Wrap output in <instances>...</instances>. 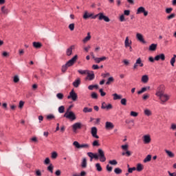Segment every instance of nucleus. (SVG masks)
<instances>
[{
    "label": "nucleus",
    "instance_id": "f257e3e1",
    "mask_svg": "<svg viewBox=\"0 0 176 176\" xmlns=\"http://www.w3.org/2000/svg\"><path fill=\"white\" fill-rule=\"evenodd\" d=\"M97 17H98V19H99V21L104 20L106 22H109L111 21L108 16L104 15V12H100V13H98V14L94 15V13H89L88 11H85L84 12V15H82V19L85 20L89 18L95 19Z\"/></svg>",
    "mask_w": 176,
    "mask_h": 176
},
{
    "label": "nucleus",
    "instance_id": "f03ea898",
    "mask_svg": "<svg viewBox=\"0 0 176 176\" xmlns=\"http://www.w3.org/2000/svg\"><path fill=\"white\" fill-rule=\"evenodd\" d=\"M98 160L99 159L100 162L102 163H104L107 160V157H105L104 151L102 148L98 149Z\"/></svg>",
    "mask_w": 176,
    "mask_h": 176
},
{
    "label": "nucleus",
    "instance_id": "7ed1b4c3",
    "mask_svg": "<svg viewBox=\"0 0 176 176\" xmlns=\"http://www.w3.org/2000/svg\"><path fill=\"white\" fill-rule=\"evenodd\" d=\"M63 118H66V119H69L70 120H76V116L73 111H66L65 115H63Z\"/></svg>",
    "mask_w": 176,
    "mask_h": 176
},
{
    "label": "nucleus",
    "instance_id": "20e7f679",
    "mask_svg": "<svg viewBox=\"0 0 176 176\" xmlns=\"http://www.w3.org/2000/svg\"><path fill=\"white\" fill-rule=\"evenodd\" d=\"M157 97L160 100V104H166V102H167V101L170 99V96L166 94H163L162 95H160Z\"/></svg>",
    "mask_w": 176,
    "mask_h": 176
},
{
    "label": "nucleus",
    "instance_id": "39448f33",
    "mask_svg": "<svg viewBox=\"0 0 176 176\" xmlns=\"http://www.w3.org/2000/svg\"><path fill=\"white\" fill-rule=\"evenodd\" d=\"M73 145L76 146L77 149H82V148L88 149V148H89L90 146L89 144H80L79 142L77 141H74V142H73Z\"/></svg>",
    "mask_w": 176,
    "mask_h": 176
},
{
    "label": "nucleus",
    "instance_id": "423d86ee",
    "mask_svg": "<svg viewBox=\"0 0 176 176\" xmlns=\"http://www.w3.org/2000/svg\"><path fill=\"white\" fill-rule=\"evenodd\" d=\"M162 94H164V85H160L157 88V91L155 93V96L157 97H159L160 96H162Z\"/></svg>",
    "mask_w": 176,
    "mask_h": 176
},
{
    "label": "nucleus",
    "instance_id": "0eeeda50",
    "mask_svg": "<svg viewBox=\"0 0 176 176\" xmlns=\"http://www.w3.org/2000/svg\"><path fill=\"white\" fill-rule=\"evenodd\" d=\"M67 98L69 100L70 98H72V100H73V101H76L78 99V95L73 90H72V91H70V93L69 94V96H67Z\"/></svg>",
    "mask_w": 176,
    "mask_h": 176
},
{
    "label": "nucleus",
    "instance_id": "6e6552de",
    "mask_svg": "<svg viewBox=\"0 0 176 176\" xmlns=\"http://www.w3.org/2000/svg\"><path fill=\"white\" fill-rule=\"evenodd\" d=\"M102 109H106V111H110L113 109V105L110 103L107 104L105 102H102Z\"/></svg>",
    "mask_w": 176,
    "mask_h": 176
},
{
    "label": "nucleus",
    "instance_id": "1a4fd4ad",
    "mask_svg": "<svg viewBox=\"0 0 176 176\" xmlns=\"http://www.w3.org/2000/svg\"><path fill=\"white\" fill-rule=\"evenodd\" d=\"M77 59L78 55H76L75 56L72 58V59L69 60L67 63H66V65H67L69 67L73 66L74 63L76 62Z\"/></svg>",
    "mask_w": 176,
    "mask_h": 176
},
{
    "label": "nucleus",
    "instance_id": "9d476101",
    "mask_svg": "<svg viewBox=\"0 0 176 176\" xmlns=\"http://www.w3.org/2000/svg\"><path fill=\"white\" fill-rule=\"evenodd\" d=\"M82 128V124L80 122H76L73 124L72 129H73V133H76L77 130H80Z\"/></svg>",
    "mask_w": 176,
    "mask_h": 176
},
{
    "label": "nucleus",
    "instance_id": "9b49d317",
    "mask_svg": "<svg viewBox=\"0 0 176 176\" xmlns=\"http://www.w3.org/2000/svg\"><path fill=\"white\" fill-rule=\"evenodd\" d=\"M97 133H98V129L96 126L91 128V134H92V137L94 138H96V139L99 138V136L97 135Z\"/></svg>",
    "mask_w": 176,
    "mask_h": 176
},
{
    "label": "nucleus",
    "instance_id": "f8f14e48",
    "mask_svg": "<svg viewBox=\"0 0 176 176\" xmlns=\"http://www.w3.org/2000/svg\"><path fill=\"white\" fill-rule=\"evenodd\" d=\"M141 13H143L144 14V16H146L148 14V12L146 11L144 7H140L139 8H138V11H136V14H139Z\"/></svg>",
    "mask_w": 176,
    "mask_h": 176
},
{
    "label": "nucleus",
    "instance_id": "ddd939ff",
    "mask_svg": "<svg viewBox=\"0 0 176 176\" xmlns=\"http://www.w3.org/2000/svg\"><path fill=\"white\" fill-rule=\"evenodd\" d=\"M140 66V67H143L144 64L142 62V59L141 58H138V60H136V63H135V65H133V69H135L138 68V66Z\"/></svg>",
    "mask_w": 176,
    "mask_h": 176
},
{
    "label": "nucleus",
    "instance_id": "4468645a",
    "mask_svg": "<svg viewBox=\"0 0 176 176\" xmlns=\"http://www.w3.org/2000/svg\"><path fill=\"white\" fill-rule=\"evenodd\" d=\"M88 156L90 157V161L92 162L93 159H95V160H98V155L97 153H94L92 152H88L87 153Z\"/></svg>",
    "mask_w": 176,
    "mask_h": 176
},
{
    "label": "nucleus",
    "instance_id": "2eb2a0df",
    "mask_svg": "<svg viewBox=\"0 0 176 176\" xmlns=\"http://www.w3.org/2000/svg\"><path fill=\"white\" fill-rule=\"evenodd\" d=\"M151 141V138L150 135H144L143 136V142H144V144H150Z\"/></svg>",
    "mask_w": 176,
    "mask_h": 176
},
{
    "label": "nucleus",
    "instance_id": "dca6fc26",
    "mask_svg": "<svg viewBox=\"0 0 176 176\" xmlns=\"http://www.w3.org/2000/svg\"><path fill=\"white\" fill-rule=\"evenodd\" d=\"M136 38H138V41H139L143 43H146V41L144 38V36L142 34H140V33L136 34Z\"/></svg>",
    "mask_w": 176,
    "mask_h": 176
},
{
    "label": "nucleus",
    "instance_id": "f3484780",
    "mask_svg": "<svg viewBox=\"0 0 176 176\" xmlns=\"http://www.w3.org/2000/svg\"><path fill=\"white\" fill-rule=\"evenodd\" d=\"M105 127L106 130H113V129H114V125L111 122H106Z\"/></svg>",
    "mask_w": 176,
    "mask_h": 176
},
{
    "label": "nucleus",
    "instance_id": "a211bd4d",
    "mask_svg": "<svg viewBox=\"0 0 176 176\" xmlns=\"http://www.w3.org/2000/svg\"><path fill=\"white\" fill-rule=\"evenodd\" d=\"M166 58L165 55L164 54H160L159 55H157L156 56H155L154 59L155 60H164Z\"/></svg>",
    "mask_w": 176,
    "mask_h": 176
},
{
    "label": "nucleus",
    "instance_id": "6ab92c4d",
    "mask_svg": "<svg viewBox=\"0 0 176 176\" xmlns=\"http://www.w3.org/2000/svg\"><path fill=\"white\" fill-rule=\"evenodd\" d=\"M87 166V160L86 157L82 158V161L81 162V168H86Z\"/></svg>",
    "mask_w": 176,
    "mask_h": 176
},
{
    "label": "nucleus",
    "instance_id": "aec40b11",
    "mask_svg": "<svg viewBox=\"0 0 176 176\" xmlns=\"http://www.w3.org/2000/svg\"><path fill=\"white\" fill-rule=\"evenodd\" d=\"M74 48V45H72L70 46V47L67 48V50H66V55H67L68 56H71L72 54V50Z\"/></svg>",
    "mask_w": 176,
    "mask_h": 176
},
{
    "label": "nucleus",
    "instance_id": "412c9836",
    "mask_svg": "<svg viewBox=\"0 0 176 176\" xmlns=\"http://www.w3.org/2000/svg\"><path fill=\"white\" fill-rule=\"evenodd\" d=\"M125 47H129V46H131L132 44V41L131 40H129V37L126 36V38H125Z\"/></svg>",
    "mask_w": 176,
    "mask_h": 176
},
{
    "label": "nucleus",
    "instance_id": "4be33fe9",
    "mask_svg": "<svg viewBox=\"0 0 176 176\" xmlns=\"http://www.w3.org/2000/svg\"><path fill=\"white\" fill-rule=\"evenodd\" d=\"M176 62V54H173V57L170 60V64L171 66H175V63Z\"/></svg>",
    "mask_w": 176,
    "mask_h": 176
},
{
    "label": "nucleus",
    "instance_id": "5701e85b",
    "mask_svg": "<svg viewBox=\"0 0 176 176\" xmlns=\"http://www.w3.org/2000/svg\"><path fill=\"white\" fill-rule=\"evenodd\" d=\"M148 80H149V78L148 75H144L142 76V82L148 83Z\"/></svg>",
    "mask_w": 176,
    "mask_h": 176
},
{
    "label": "nucleus",
    "instance_id": "b1692460",
    "mask_svg": "<svg viewBox=\"0 0 176 176\" xmlns=\"http://www.w3.org/2000/svg\"><path fill=\"white\" fill-rule=\"evenodd\" d=\"M91 38V36L90 34V32H88V34H87V36L85 38H84V39H82V42H84V43H86L87 42H88L90 39Z\"/></svg>",
    "mask_w": 176,
    "mask_h": 176
},
{
    "label": "nucleus",
    "instance_id": "393cba45",
    "mask_svg": "<svg viewBox=\"0 0 176 176\" xmlns=\"http://www.w3.org/2000/svg\"><path fill=\"white\" fill-rule=\"evenodd\" d=\"M151 87H146L142 88V90L138 91V94H142V93H145L147 90H150Z\"/></svg>",
    "mask_w": 176,
    "mask_h": 176
},
{
    "label": "nucleus",
    "instance_id": "a878e982",
    "mask_svg": "<svg viewBox=\"0 0 176 176\" xmlns=\"http://www.w3.org/2000/svg\"><path fill=\"white\" fill-rule=\"evenodd\" d=\"M165 153L168 156V157H174L175 154L172 152L170 151L169 150H164Z\"/></svg>",
    "mask_w": 176,
    "mask_h": 176
},
{
    "label": "nucleus",
    "instance_id": "bb28decb",
    "mask_svg": "<svg viewBox=\"0 0 176 176\" xmlns=\"http://www.w3.org/2000/svg\"><path fill=\"white\" fill-rule=\"evenodd\" d=\"M33 46L36 48V49H40L42 47V43L40 42H34L33 43Z\"/></svg>",
    "mask_w": 176,
    "mask_h": 176
},
{
    "label": "nucleus",
    "instance_id": "cd10ccee",
    "mask_svg": "<svg viewBox=\"0 0 176 176\" xmlns=\"http://www.w3.org/2000/svg\"><path fill=\"white\" fill-rule=\"evenodd\" d=\"M106 59H107L106 56L96 58H95V62H96L97 63H100L101 61L105 60Z\"/></svg>",
    "mask_w": 176,
    "mask_h": 176
},
{
    "label": "nucleus",
    "instance_id": "c85d7f7f",
    "mask_svg": "<svg viewBox=\"0 0 176 176\" xmlns=\"http://www.w3.org/2000/svg\"><path fill=\"white\" fill-rule=\"evenodd\" d=\"M113 100H122V96L121 95H118V94H113Z\"/></svg>",
    "mask_w": 176,
    "mask_h": 176
},
{
    "label": "nucleus",
    "instance_id": "c756f323",
    "mask_svg": "<svg viewBox=\"0 0 176 176\" xmlns=\"http://www.w3.org/2000/svg\"><path fill=\"white\" fill-rule=\"evenodd\" d=\"M95 168H96V170L98 172H102V168L100 163H96V164H95Z\"/></svg>",
    "mask_w": 176,
    "mask_h": 176
},
{
    "label": "nucleus",
    "instance_id": "7c9ffc66",
    "mask_svg": "<svg viewBox=\"0 0 176 176\" xmlns=\"http://www.w3.org/2000/svg\"><path fill=\"white\" fill-rule=\"evenodd\" d=\"M157 44H151L150 47H148V50L150 51H155L157 49Z\"/></svg>",
    "mask_w": 176,
    "mask_h": 176
},
{
    "label": "nucleus",
    "instance_id": "2f4dec72",
    "mask_svg": "<svg viewBox=\"0 0 176 176\" xmlns=\"http://www.w3.org/2000/svg\"><path fill=\"white\" fill-rule=\"evenodd\" d=\"M93 109L91 108H88V107H84L82 109V112L84 113H89L90 112H92Z\"/></svg>",
    "mask_w": 176,
    "mask_h": 176
},
{
    "label": "nucleus",
    "instance_id": "473e14b6",
    "mask_svg": "<svg viewBox=\"0 0 176 176\" xmlns=\"http://www.w3.org/2000/svg\"><path fill=\"white\" fill-rule=\"evenodd\" d=\"M80 85V78L76 80L73 82V86H74V87H78Z\"/></svg>",
    "mask_w": 176,
    "mask_h": 176
},
{
    "label": "nucleus",
    "instance_id": "72a5a7b5",
    "mask_svg": "<svg viewBox=\"0 0 176 176\" xmlns=\"http://www.w3.org/2000/svg\"><path fill=\"white\" fill-rule=\"evenodd\" d=\"M144 115H146V116H151L152 111L148 109H144Z\"/></svg>",
    "mask_w": 176,
    "mask_h": 176
},
{
    "label": "nucleus",
    "instance_id": "f704fd0d",
    "mask_svg": "<svg viewBox=\"0 0 176 176\" xmlns=\"http://www.w3.org/2000/svg\"><path fill=\"white\" fill-rule=\"evenodd\" d=\"M143 169H144V167L142 164H138V166L136 167V170H138V172H142Z\"/></svg>",
    "mask_w": 176,
    "mask_h": 176
},
{
    "label": "nucleus",
    "instance_id": "c9c22d12",
    "mask_svg": "<svg viewBox=\"0 0 176 176\" xmlns=\"http://www.w3.org/2000/svg\"><path fill=\"white\" fill-rule=\"evenodd\" d=\"M151 159H152V155H148L147 157H146V158H144V160H143V162L144 163H148V162H151Z\"/></svg>",
    "mask_w": 176,
    "mask_h": 176
},
{
    "label": "nucleus",
    "instance_id": "e433bc0d",
    "mask_svg": "<svg viewBox=\"0 0 176 176\" xmlns=\"http://www.w3.org/2000/svg\"><path fill=\"white\" fill-rule=\"evenodd\" d=\"M87 75H88V78H89V80H93L95 78L94 74H90L89 71H88V73H87Z\"/></svg>",
    "mask_w": 176,
    "mask_h": 176
},
{
    "label": "nucleus",
    "instance_id": "4c0bfd02",
    "mask_svg": "<svg viewBox=\"0 0 176 176\" xmlns=\"http://www.w3.org/2000/svg\"><path fill=\"white\" fill-rule=\"evenodd\" d=\"M109 164L111 166H117L118 165V161L116 160H113L109 161Z\"/></svg>",
    "mask_w": 176,
    "mask_h": 176
},
{
    "label": "nucleus",
    "instance_id": "58836bf2",
    "mask_svg": "<svg viewBox=\"0 0 176 176\" xmlns=\"http://www.w3.org/2000/svg\"><path fill=\"white\" fill-rule=\"evenodd\" d=\"M122 170L120 168H116V169H114V173H116V175H120L122 174Z\"/></svg>",
    "mask_w": 176,
    "mask_h": 176
},
{
    "label": "nucleus",
    "instance_id": "ea45409f",
    "mask_svg": "<svg viewBox=\"0 0 176 176\" xmlns=\"http://www.w3.org/2000/svg\"><path fill=\"white\" fill-rule=\"evenodd\" d=\"M114 82V78L113 77H110L109 79H107V82H106V85H111V83H113Z\"/></svg>",
    "mask_w": 176,
    "mask_h": 176
},
{
    "label": "nucleus",
    "instance_id": "a19ab883",
    "mask_svg": "<svg viewBox=\"0 0 176 176\" xmlns=\"http://www.w3.org/2000/svg\"><path fill=\"white\" fill-rule=\"evenodd\" d=\"M55 116L54 114H49L48 116H47V120H54V119H55Z\"/></svg>",
    "mask_w": 176,
    "mask_h": 176
},
{
    "label": "nucleus",
    "instance_id": "79ce46f5",
    "mask_svg": "<svg viewBox=\"0 0 176 176\" xmlns=\"http://www.w3.org/2000/svg\"><path fill=\"white\" fill-rule=\"evenodd\" d=\"M1 12L5 14H8L9 13L8 9H6L5 6L1 8Z\"/></svg>",
    "mask_w": 176,
    "mask_h": 176
},
{
    "label": "nucleus",
    "instance_id": "37998d69",
    "mask_svg": "<svg viewBox=\"0 0 176 176\" xmlns=\"http://www.w3.org/2000/svg\"><path fill=\"white\" fill-rule=\"evenodd\" d=\"M78 74H81V75H87V74H88L89 70H78Z\"/></svg>",
    "mask_w": 176,
    "mask_h": 176
},
{
    "label": "nucleus",
    "instance_id": "c03bdc74",
    "mask_svg": "<svg viewBox=\"0 0 176 176\" xmlns=\"http://www.w3.org/2000/svg\"><path fill=\"white\" fill-rule=\"evenodd\" d=\"M91 97L94 98V100H97L98 98V94L96 92H92V94H91Z\"/></svg>",
    "mask_w": 176,
    "mask_h": 176
},
{
    "label": "nucleus",
    "instance_id": "a18cd8bd",
    "mask_svg": "<svg viewBox=\"0 0 176 176\" xmlns=\"http://www.w3.org/2000/svg\"><path fill=\"white\" fill-rule=\"evenodd\" d=\"M127 104V100L126 98L121 99V105H124V107H126Z\"/></svg>",
    "mask_w": 176,
    "mask_h": 176
},
{
    "label": "nucleus",
    "instance_id": "49530a36",
    "mask_svg": "<svg viewBox=\"0 0 176 176\" xmlns=\"http://www.w3.org/2000/svg\"><path fill=\"white\" fill-rule=\"evenodd\" d=\"M65 107L64 106H60L59 108H58V112L59 113H64L65 112Z\"/></svg>",
    "mask_w": 176,
    "mask_h": 176
},
{
    "label": "nucleus",
    "instance_id": "de8ad7c7",
    "mask_svg": "<svg viewBox=\"0 0 176 176\" xmlns=\"http://www.w3.org/2000/svg\"><path fill=\"white\" fill-rule=\"evenodd\" d=\"M106 170H107L109 173H111L113 170V167L107 164V166H106Z\"/></svg>",
    "mask_w": 176,
    "mask_h": 176
},
{
    "label": "nucleus",
    "instance_id": "09e8293b",
    "mask_svg": "<svg viewBox=\"0 0 176 176\" xmlns=\"http://www.w3.org/2000/svg\"><path fill=\"white\" fill-rule=\"evenodd\" d=\"M137 168L135 167L128 168V173L131 174L133 171H135Z\"/></svg>",
    "mask_w": 176,
    "mask_h": 176
},
{
    "label": "nucleus",
    "instance_id": "8fccbe9b",
    "mask_svg": "<svg viewBox=\"0 0 176 176\" xmlns=\"http://www.w3.org/2000/svg\"><path fill=\"white\" fill-rule=\"evenodd\" d=\"M92 146H100L99 140H95L92 142Z\"/></svg>",
    "mask_w": 176,
    "mask_h": 176
},
{
    "label": "nucleus",
    "instance_id": "3c124183",
    "mask_svg": "<svg viewBox=\"0 0 176 176\" xmlns=\"http://www.w3.org/2000/svg\"><path fill=\"white\" fill-rule=\"evenodd\" d=\"M47 170L49 172H50L51 173H53V170H54V166L52 164H50L48 168H47Z\"/></svg>",
    "mask_w": 176,
    "mask_h": 176
},
{
    "label": "nucleus",
    "instance_id": "603ef678",
    "mask_svg": "<svg viewBox=\"0 0 176 176\" xmlns=\"http://www.w3.org/2000/svg\"><path fill=\"white\" fill-rule=\"evenodd\" d=\"M175 16H176V15H175V13H172L171 14H170V15H168V16H166V19H167L168 20H170V19L175 18Z\"/></svg>",
    "mask_w": 176,
    "mask_h": 176
},
{
    "label": "nucleus",
    "instance_id": "864d4df0",
    "mask_svg": "<svg viewBox=\"0 0 176 176\" xmlns=\"http://www.w3.org/2000/svg\"><path fill=\"white\" fill-rule=\"evenodd\" d=\"M56 97L58 98V100H63V98H64V95L61 93H58L56 95Z\"/></svg>",
    "mask_w": 176,
    "mask_h": 176
},
{
    "label": "nucleus",
    "instance_id": "5fc2aeb1",
    "mask_svg": "<svg viewBox=\"0 0 176 176\" xmlns=\"http://www.w3.org/2000/svg\"><path fill=\"white\" fill-rule=\"evenodd\" d=\"M69 67L67 65V63L62 66V72H65Z\"/></svg>",
    "mask_w": 176,
    "mask_h": 176
},
{
    "label": "nucleus",
    "instance_id": "6e6d98bb",
    "mask_svg": "<svg viewBox=\"0 0 176 176\" xmlns=\"http://www.w3.org/2000/svg\"><path fill=\"white\" fill-rule=\"evenodd\" d=\"M131 116H133V118H137L138 116V113L135 111H131Z\"/></svg>",
    "mask_w": 176,
    "mask_h": 176
},
{
    "label": "nucleus",
    "instance_id": "4d7b16f0",
    "mask_svg": "<svg viewBox=\"0 0 176 176\" xmlns=\"http://www.w3.org/2000/svg\"><path fill=\"white\" fill-rule=\"evenodd\" d=\"M173 10V9L172 8H166L165 12L166 14H170V13H171Z\"/></svg>",
    "mask_w": 176,
    "mask_h": 176
},
{
    "label": "nucleus",
    "instance_id": "13d9d810",
    "mask_svg": "<svg viewBox=\"0 0 176 176\" xmlns=\"http://www.w3.org/2000/svg\"><path fill=\"white\" fill-rule=\"evenodd\" d=\"M57 156H58V153L56 151L52 153V159H56Z\"/></svg>",
    "mask_w": 176,
    "mask_h": 176
},
{
    "label": "nucleus",
    "instance_id": "bf43d9fd",
    "mask_svg": "<svg viewBox=\"0 0 176 176\" xmlns=\"http://www.w3.org/2000/svg\"><path fill=\"white\" fill-rule=\"evenodd\" d=\"M75 28V24L74 23H72L70 25H69V29H70L72 31H73Z\"/></svg>",
    "mask_w": 176,
    "mask_h": 176
},
{
    "label": "nucleus",
    "instance_id": "052dcab7",
    "mask_svg": "<svg viewBox=\"0 0 176 176\" xmlns=\"http://www.w3.org/2000/svg\"><path fill=\"white\" fill-rule=\"evenodd\" d=\"M99 93H100V96H102V97H104V96H106V93L103 92L102 89H99Z\"/></svg>",
    "mask_w": 176,
    "mask_h": 176
},
{
    "label": "nucleus",
    "instance_id": "680f3d73",
    "mask_svg": "<svg viewBox=\"0 0 176 176\" xmlns=\"http://www.w3.org/2000/svg\"><path fill=\"white\" fill-rule=\"evenodd\" d=\"M14 83H18V82H19V78L18 76H15L14 77Z\"/></svg>",
    "mask_w": 176,
    "mask_h": 176
},
{
    "label": "nucleus",
    "instance_id": "e2e57ef3",
    "mask_svg": "<svg viewBox=\"0 0 176 176\" xmlns=\"http://www.w3.org/2000/svg\"><path fill=\"white\" fill-rule=\"evenodd\" d=\"M110 74L109 73H106V74H102V78H108V76H110Z\"/></svg>",
    "mask_w": 176,
    "mask_h": 176
},
{
    "label": "nucleus",
    "instance_id": "0e129e2a",
    "mask_svg": "<svg viewBox=\"0 0 176 176\" xmlns=\"http://www.w3.org/2000/svg\"><path fill=\"white\" fill-rule=\"evenodd\" d=\"M50 163V160L49 157H47V158L45 159V165H49Z\"/></svg>",
    "mask_w": 176,
    "mask_h": 176
},
{
    "label": "nucleus",
    "instance_id": "69168bd1",
    "mask_svg": "<svg viewBox=\"0 0 176 176\" xmlns=\"http://www.w3.org/2000/svg\"><path fill=\"white\" fill-rule=\"evenodd\" d=\"M121 148H122V149H124V151H127V149L129 148V145L128 144L122 145V146H121Z\"/></svg>",
    "mask_w": 176,
    "mask_h": 176
},
{
    "label": "nucleus",
    "instance_id": "338daca9",
    "mask_svg": "<svg viewBox=\"0 0 176 176\" xmlns=\"http://www.w3.org/2000/svg\"><path fill=\"white\" fill-rule=\"evenodd\" d=\"M124 21H125L124 15L122 14V15L120 16V21L123 22Z\"/></svg>",
    "mask_w": 176,
    "mask_h": 176
},
{
    "label": "nucleus",
    "instance_id": "774afa93",
    "mask_svg": "<svg viewBox=\"0 0 176 176\" xmlns=\"http://www.w3.org/2000/svg\"><path fill=\"white\" fill-rule=\"evenodd\" d=\"M168 174L169 176H176V171L174 173H170V171H168Z\"/></svg>",
    "mask_w": 176,
    "mask_h": 176
}]
</instances>
